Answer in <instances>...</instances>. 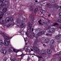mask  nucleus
Listing matches in <instances>:
<instances>
[{"label":"nucleus","mask_w":61,"mask_h":61,"mask_svg":"<svg viewBox=\"0 0 61 61\" xmlns=\"http://www.w3.org/2000/svg\"><path fill=\"white\" fill-rule=\"evenodd\" d=\"M61 37V35L59 34H58L55 37V38L56 39H58L57 41L58 43L59 42H61V40L60 39V38Z\"/></svg>","instance_id":"obj_1"},{"label":"nucleus","mask_w":61,"mask_h":61,"mask_svg":"<svg viewBox=\"0 0 61 61\" xmlns=\"http://www.w3.org/2000/svg\"><path fill=\"white\" fill-rule=\"evenodd\" d=\"M1 35L3 36L4 37L5 39L6 40H8L10 39V37L7 36L6 34L5 33L4 34L3 33H2L1 34Z\"/></svg>","instance_id":"obj_2"},{"label":"nucleus","mask_w":61,"mask_h":61,"mask_svg":"<svg viewBox=\"0 0 61 61\" xmlns=\"http://www.w3.org/2000/svg\"><path fill=\"white\" fill-rule=\"evenodd\" d=\"M21 20L20 19H18L17 20V26H19V25L21 23Z\"/></svg>","instance_id":"obj_3"},{"label":"nucleus","mask_w":61,"mask_h":61,"mask_svg":"<svg viewBox=\"0 0 61 61\" xmlns=\"http://www.w3.org/2000/svg\"><path fill=\"white\" fill-rule=\"evenodd\" d=\"M32 28V25L30 24V23L29 22L28 25V29L30 31H31V28Z\"/></svg>","instance_id":"obj_4"},{"label":"nucleus","mask_w":61,"mask_h":61,"mask_svg":"<svg viewBox=\"0 0 61 61\" xmlns=\"http://www.w3.org/2000/svg\"><path fill=\"white\" fill-rule=\"evenodd\" d=\"M55 31V29H51L49 30V33H54Z\"/></svg>","instance_id":"obj_5"},{"label":"nucleus","mask_w":61,"mask_h":61,"mask_svg":"<svg viewBox=\"0 0 61 61\" xmlns=\"http://www.w3.org/2000/svg\"><path fill=\"white\" fill-rule=\"evenodd\" d=\"M34 49L35 51H36L37 52H39V49L36 46L34 47Z\"/></svg>","instance_id":"obj_6"},{"label":"nucleus","mask_w":61,"mask_h":61,"mask_svg":"<svg viewBox=\"0 0 61 61\" xmlns=\"http://www.w3.org/2000/svg\"><path fill=\"white\" fill-rule=\"evenodd\" d=\"M46 52L48 54H50L52 53V50L50 49H48L47 50Z\"/></svg>","instance_id":"obj_7"},{"label":"nucleus","mask_w":61,"mask_h":61,"mask_svg":"<svg viewBox=\"0 0 61 61\" xmlns=\"http://www.w3.org/2000/svg\"><path fill=\"white\" fill-rule=\"evenodd\" d=\"M4 15V14L3 13V12H0V20H1V18H2V17H3Z\"/></svg>","instance_id":"obj_8"},{"label":"nucleus","mask_w":61,"mask_h":61,"mask_svg":"<svg viewBox=\"0 0 61 61\" xmlns=\"http://www.w3.org/2000/svg\"><path fill=\"white\" fill-rule=\"evenodd\" d=\"M4 44L5 46H7L9 45V43L8 41H5L4 42Z\"/></svg>","instance_id":"obj_9"},{"label":"nucleus","mask_w":61,"mask_h":61,"mask_svg":"<svg viewBox=\"0 0 61 61\" xmlns=\"http://www.w3.org/2000/svg\"><path fill=\"white\" fill-rule=\"evenodd\" d=\"M1 52L4 55H5L7 53V51L6 50L4 49L3 51H1Z\"/></svg>","instance_id":"obj_10"},{"label":"nucleus","mask_w":61,"mask_h":61,"mask_svg":"<svg viewBox=\"0 0 61 61\" xmlns=\"http://www.w3.org/2000/svg\"><path fill=\"white\" fill-rule=\"evenodd\" d=\"M44 41L45 43H48L50 41V40L48 38H47L45 39Z\"/></svg>","instance_id":"obj_11"},{"label":"nucleus","mask_w":61,"mask_h":61,"mask_svg":"<svg viewBox=\"0 0 61 61\" xmlns=\"http://www.w3.org/2000/svg\"><path fill=\"white\" fill-rule=\"evenodd\" d=\"M19 25L20 26H19H19H20L21 27H24L25 26V24L23 23H21L19 24Z\"/></svg>","instance_id":"obj_12"},{"label":"nucleus","mask_w":61,"mask_h":61,"mask_svg":"<svg viewBox=\"0 0 61 61\" xmlns=\"http://www.w3.org/2000/svg\"><path fill=\"white\" fill-rule=\"evenodd\" d=\"M46 5L48 7L50 8H51V4L50 3H47L46 4Z\"/></svg>","instance_id":"obj_13"},{"label":"nucleus","mask_w":61,"mask_h":61,"mask_svg":"<svg viewBox=\"0 0 61 61\" xmlns=\"http://www.w3.org/2000/svg\"><path fill=\"white\" fill-rule=\"evenodd\" d=\"M34 8V6H31L30 9V12H32V11H33V10Z\"/></svg>","instance_id":"obj_14"},{"label":"nucleus","mask_w":61,"mask_h":61,"mask_svg":"<svg viewBox=\"0 0 61 61\" xmlns=\"http://www.w3.org/2000/svg\"><path fill=\"white\" fill-rule=\"evenodd\" d=\"M9 20H10V18L8 17H7L5 19V21L7 23V22H8L9 21Z\"/></svg>","instance_id":"obj_15"},{"label":"nucleus","mask_w":61,"mask_h":61,"mask_svg":"<svg viewBox=\"0 0 61 61\" xmlns=\"http://www.w3.org/2000/svg\"><path fill=\"white\" fill-rule=\"evenodd\" d=\"M24 56H25V55H24V54H22L21 55L19 56H21L20 60H21L22 59H23V57H24Z\"/></svg>","instance_id":"obj_16"},{"label":"nucleus","mask_w":61,"mask_h":61,"mask_svg":"<svg viewBox=\"0 0 61 61\" xmlns=\"http://www.w3.org/2000/svg\"><path fill=\"white\" fill-rule=\"evenodd\" d=\"M58 25V23L56 22L53 23L52 25V26H54L55 25Z\"/></svg>","instance_id":"obj_17"},{"label":"nucleus","mask_w":61,"mask_h":61,"mask_svg":"<svg viewBox=\"0 0 61 61\" xmlns=\"http://www.w3.org/2000/svg\"><path fill=\"white\" fill-rule=\"evenodd\" d=\"M54 43H55V40H51L50 41V44H54Z\"/></svg>","instance_id":"obj_18"},{"label":"nucleus","mask_w":61,"mask_h":61,"mask_svg":"<svg viewBox=\"0 0 61 61\" xmlns=\"http://www.w3.org/2000/svg\"><path fill=\"white\" fill-rule=\"evenodd\" d=\"M7 11V10L6 8H4L3 9V11L4 13L6 12Z\"/></svg>","instance_id":"obj_19"},{"label":"nucleus","mask_w":61,"mask_h":61,"mask_svg":"<svg viewBox=\"0 0 61 61\" xmlns=\"http://www.w3.org/2000/svg\"><path fill=\"white\" fill-rule=\"evenodd\" d=\"M4 4L5 5H8V2L7 1H5L4 2Z\"/></svg>","instance_id":"obj_20"},{"label":"nucleus","mask_w":61,"mask_h":61,"mask_svg":"<svg viewBox=\"0 0 61 61\" xmlns=\"http://www.w3.org/2000/svg\"><path fill=\"white\" fill-rule=\"evenodd\" d=\"M41 12L43 15H44L46 13L45 11L43 10H41Z\"/></svg>","instance_id":"obj_21"},{"label":"nucleus","mask_w":61,"mask_h":61,"mask_svg":"<svg viewBox=\"0 0 61 61\" xmlns=\"http://www.w3.org/2000/svg\"><path fill=\"white\" fill-rule=\"evenodd\" d=\"M0 45L1 46H3L4 45L3 41L1 40H0Z\"/></svg>","instance_id":"obj_22"},{"label":"nucleus","mask_w":61,"mask_h":61,"mask_svg":"<svg viewBox=\"0 0 61 61\" xmlns=\"http://www.w3.org/2000/svg\"><path fill=\"white\" fill-rule=\"evenodd\" d=\"M41 54H46V52L44 51V50H42L41 51Z\"/></svg>","instance_id":"obj_23"},{"label":"nucleus","mask_w":61,"mask_h":61,"mask_svg":"<svg viewBox=\"0 0 61 61\" xmlns=\"http://www.w3.org/2000/svg\"><path fill=\"white\" fill-rule=\"evenodd\" d=\"M50 47L51 49H52V50H54V47L53 45L50 46Z\"/></svg>","instance_id":"obj_24"},{"label":"nucleus","mask_w":61,"mask_h":61,"mask_svg":"<svg viewBox=\"0 0 61 61\" xmlns=\"http://www.w3.org/2000/svg\"><path fill=\"white\" fill-rule=\"evenodd\" d=\"M57 22L59 23H61V19L60 18L57 21Z\"/></svg>","instance_id":"obj_25"},{"label":"nucleus","mask_w":61,"mask_h":61,"mask_svg":"<svg viewBox=\"0 0 61 61\" xmlns=\"http://www.w3.org/2000/svg\"><path fill=\"white\" fill-rule=\"evenodd\" d=\"M41 20H40L39 21H38V23H39V25H43V24H42V23H41Z\"/></svg>","instance_id":"obj_26"},{"label":"nucleus","mask_w":61,"mask_h":61,"mask_svg":"<svg viewBox=\"0 0 61 61\" xmlns=\"http://www.w3.org/2000/svg\"><path fill=\"white\" fill-rule=\"evenodd\" d=\"M30 17H31L32 19L33 20H34V15H31L30 16Z\"/></svg>","instance_id":"obj_27"},{"label":"nucleus","mask_w":61,"mask_h":61,"mask_svg":"<svg viewBox=\"0 0 61 61\" xmlns=\"http://www.w3.org/2000/svg\"><path fill=\"white\" fill-rule=\"evenodd\" d=\"M14 19L13 18V17H11L10 18V21H12L13 20V19Z\"/></svg>","instance_id":"obj_28"},{"label":"nucleus","mask_w":61,"mask_h":61,"mask_svg":"<svg viewBox=\"0 0 61 61\" xmlns=\"http://www.w3.org/2000/svg\"><path fill=\"white\" fill-rule=\"evenodd\" d=\"M38 10V8H36L34 10V13H36L37 11Z\"/></svg>","instance_id":"obj_29"},{"label":"nucleus","mask_w":61,"mask_h":61,"mask_svg":"<svg viewBox=\"0 0 61 61\" xmlns=\"http://www.w3.org/2000/svg\"><path fill=\"white\" fill-rule=\"evenodd\" d=\"M29 4H30V5H36V3H35L34 2L30 3H29Z\"/></svg>","instance_id":"obj_30"},{"label":"nucleus","mask_w":61,"mask_h":61,"mask_svg":"<svg viewBox=\"0 0 61 61\" xmlns=\"http://www.w3.org/2000/svg\"><path fill=\"white\" fill-rule=\"evenodd\" d=\"M46 36H52V34H49V33H47L46 34Z\"/></svg>","instance_id":"obj_31"},{"label":"nucleus","mask_w":61,"mask_h":61,"mask_svg":"<svg viewBox=\"0 0 61 61\" xmlns=\"http://www.w3.org/2000/svg\"><path fill=\"white\" fill-rule=\"evenodd\" d=\"M21 50H17V51H15L14 52L17 53L18 52H19V51H21Z\"/></svg>","instance_id":"obj_32"},{"label":"nucleus","mask_w":61,"mask_h":61,"mask_svg":"<svg viewBox=\"0 0 61 61\" xmlns=\"http://www.w3.org/2000/svg\"><path fill=\"white\" fill-rule=\"evenodd\" d=\"M0 23L2 24H4V23H5V20H3L2 21H0Z\"/></svg>","instance_id":"obj_33"},{"label":"nucleus","mask_w":61,"mask_h":61,"mask_svg":"<svg viewBox=\"0 0 61 61\" xmlns=\"http://www.w3.org/2000/svg\"><path fill=\"white\" fill-rule=\"evenodd\" d=\"M50 2L51 3H53L55 2V0H50Z\"/></svg>","instance_id":"obj_34"},{"label":"nucleus","mask_w":61,"mask_h":61,"mask_svg":"<svg viewBox=\"0 0 61 61\" xmlns=\"http://www.w3.org/2000/svg\"><path fill=\"white\" fill-rule=\"evenodd\" d=\"M56 8V9H58V8H59V6H58V5H56V6H55Z\"/></svg>","instance_id":"obj_35"},{"label":"nucleus","mask_w":61,"mask_h":61,"mask_svg":"<svg viewBox=\"0 0 61 61\" xmlns=\"http://www.w3.org/2000/svg\"><path fill=\"white\" fill-rule=\"evenodd\" d=\"M41 32H40L38 33V36H40L41 35Z\"/></svg>","instance_id":"obj_36"},{"label":"nucleus","mask_w":61,"mask_h":61,"mask_svg":"<svg viewBox=\"0 0 61 61\" xmlns=\"http://www.w3.org/2000/svg\"><path fill=\"white\" fill-rule=\"evenodd\" d=\"M12 25V24H11V23L8 24L7 25V27H9V26H10V25Z\"/></svg>","instance_id":"obj_37"},{"label":"nucleus","mask_w":61,"mask_h":61,"mask_svg":"<svg viewBox=\"0 0 61 61\" xmlns=\"http://www.w3.org/2000/svg\"><path fill=\"white\" fill-rule=\"evenodd\" d=\"M7 57H5L4 59H3V60L4 61H6V60H7Z\"/></svg>","instance_id":"obj_38"},{"label":"nucleus","mask_w":61,"mask_h":61,"mask_svg":"<svg viewBox=\"0 0 61 61\" xmlns=\"http://www.w3.org/2000/svg\"><path fill=\"white\" fill-rule=\"evenodd\" d=\"M8 52H11L12 51V50L11 49H8Z\"/></svg>","instance_id":"obj_39"},{"label":"nucleus","mask_w":61,"mask_h":61,"mask_svg":"<svg viewBox=\"0 0 61 61\" xmlns=\"http://www.w3.org/2000/svg\"><path fill=\"white\" fill-rule=\"evenodd\" d=\"M38 57L39 59V58H41V59H43V58H42V56H38Z\"/></svg>","instance_id":"obj_40"},{"label":"nucleus","mask_w":61,"mask_h":61,"mask_svg":"<svg viewBox=\"0 0 61 61\" xmlns=\"http://www.w3.org/2000/svg\"><path fill=\"white\" fill-rule=\"evenodd\" d=\"M0 5L1 6H3V3H2V2L1 1H0Z\"/></svg>","instance_id":"obj_41"},{"label":"nucleus","mask_w":61,"mask_h":61,"mask_svg":"<svg viewBox=\"0 0 61 61\" xmlns=\"http://www.w3.org/2000/svg\"><path fill=\"white\" fill-rule=\"evenodd\" d=\"M41 32V34H44V31H41V32Z\"/></svg>","instance_id":"obj_42"},{"label":"nucleus","mask_w":61,"mask_h":61,"mask_svg":"<svg viewBox=\"0 0 61 61\" xmlns=\"http://www.w3.org/2000/svg\"><path fill=\"white\" fill-rule=\"evenodd\" d=\"M43 46H44L45 48L46 47V45H45V44H43Z\"/></svg>","instance_id":"obj_43"},{"label":"nucleus","mask_w":61,"mask_h":61,"mask_svg":"<svg viewBox=\"0 0 61 61\" xmlns=\"http://www.w3.org/2000/svg\"><path fill=\"white\" fill-rule=\"evenodd\" d=\"M59 17H61V12H60L59 13Z\"/></svg>","instance_id":"obj_44"},{"label":"nucleus","mask_w":61,"mask_h":61,"mask_svg":"<svg viewBox=\"0 0 61 61\" xmlns=\"http://www.w3.org/2000/svg\"><path fill=\"white\" fill-rule=\"evenodd\" d=\"M40 61H44V59H41L40 60Z\"/></svg>","instance_id":"obj_45"},{"label":"nucleus","mask_w":61,"mask_h":61,"mask_svg":"<svg viewBox=\"0 0 61 61\" xmlns=\"http://www.w3.org/2000/svg\"><path fill=\"white\" fill-rule=\"evenodd\" d=\"M27 51L28 52H29V53H30V52H31V51L29 49H28L27 50Z\"/></svg>","instance_id":"obj_46"},{"label":"nucleus","mask_w":61,"mask_h":61,"mask_svg":"<svg viewBox=\"0 0 61 61\" xmlns=\"http://www.w3.org/2000/svg\"><path fill=\"white\" fill-rule=\"evenodd\" d=\"M51 27L50 26L48 27V29H50V28H51Z\"/></svg>","instance_id":"obj_47"},{"label":"nucleus","mask_w":61,"mask_h":61,"mask_svg":"<svg viewBox=\"0 0 61 61\" xmlns=\"http://www.w3.org/2000/svg\"><path fill=\"white\" fill-rule=\"evenodd\" d=\"M48 17H50L51 16V14H50L48 15Z\"/></svg>","instance_id":"obj_48"},{"label":"nucleus","mask_w":61,"mask_h":61,"mask_svg":"<svg viewBox=\"0 0 61 61\" xmlns=\"http://www.w3.org/2000/svg\"><path fill=\"white\" fill-rule=\"evenodd\" d=\"M13 51H15V49H13Z\"/></svg>","instance_id":"obj_49"},{"label":"nucleus","mask_w":61,"mask_h":61,"mask_svg":"<svg viewBox=\"0 0 61 61\" xmlns=\"http://www.w3.org/2000/svg\"><path fill=\"white\" fill-rule=\"evenodd\" d=\"M31 50L32 51H34V50L33 49H31Z\"/></svg>","instance_id":"obj_50"},{"label":"nucleus","mask_w":61,"mask_h":61,"mask_svg":"<svg viewBox=\"0 0 61 61\" xmlns=\"http://www.w3.org/2000/svg\"><path fill=\"white\" fill-rule=\"evenodd\" d=\"M0 1H1V2H4V0H1Z\"/></svg>","instance_id":"obj_51"},{"label":"nucleus","mask_w":61,"mask_h":61,"mask_svg":"<svg viewBox=\"0 0 61 61\" xmlns=\"http://www.w3.org/2000/svg\"><path fill=\"white\" fill-rule=\"evenodd\" d=\"M35 2L36 3H37L38 2V1H37V0H36L35 1Z\"/></svg>","instance_id":"obj_52"},{"label":"nucleus","mask_w":61,"mask_h":61,"mask_svg":"<svg viewBox=\"0 0 61 61\" xmlns=\"http://www.w3.org/2000/svg\"><path fill=\"white\" fill-rule=\"evenodd\" d=\"M59 55H61V51L59 52Z\"/></svg>","instance_id":"obj_53"},{"label":"nucleus","mask_w":61,"mask_h":61,"mask_svg":"<svg viewBox=\"0 0 61 61\" xmlns=\"http://www.w3.org/2000/svg\"><path fill=\"white\" fill-rule=\"evenodd\" d=\"M34 31V28H32V31Z\"/></svg>","instance_id":"obj_54"},{"label":"nucleus","mask_w":61,"mask_h":61,"mask_svg":"<svg viewBox=\"0 0 61 61\" xmlns=\"http://www.w3.org/2000/svg\"><path fill=\"white\" fill-rule=\"evenodd\" d=\"M25 35H27V33L26 32L25 33Z\"/></svg>","instance_id":"obj_55"},{"label":"nucleus","mask_w":61,"mask_h":61,"mask_svg":"<svg viewBox=\"0 0 61 61\" xmlns=\"http://www.w3.org/2000/svg\"><path fill=\"white\" fill-rule=\"evenodd\" d=\"M59 11H61V10L60 9H59Z\"/></svg>","instance_id":"obj_56"},{"label":"nucleus","mask_w":61,"mask_h":61,"mask_svg":"<svg viewBox=\"0 0 61 61\" xmlns=\"http://www.w3.org/2000/svg\"><path fill=\"white\" fill-rule=\"evenodd\" d=\"M33 36H34V37H36V35H33Z\"/></svg>","instance_id":"obj_57"},{"label":"nucleus","mask_w":61,"mask_h":61,"mask_svg":"<svg viewBox=\"0 0 61 61\" xmlns=\"http://www.w3.org/2000/svg\"><path fill=\"white\" fill-rule=\"evenodd\" d=\"M24 39V40H25V42H26V40H25V39Z\"/></svg>","instance_id":"obj_58"},{"label":"nucleus","mask_w":61,"mask_h":61,"mask_svg":"<svg viewBox=\"0 0 61 61\" xmlns=\"http://www.w3.org/2000/svg\"><path fill=\"white\" fill-rule=\"evenodd\" d=\"M43 24H46V23H45V22H43Z\"/></svg>","instance_id":"obj_59"},{"label":"nucleus","mask_w":61,"mask_h":61,"mask_svg":"<svg viewBox=\"0 0 61 61\" xmlns=\"http://www.w3.org/2000/svg\"><path fill=\"white\" fill-rule=\"evenodd\" d=\"M60 9H61V6H60Z\"/></svg>","instance_id":"obj_60"},{"label":"nucleus","mask_w":61,"mask_h":61,"mask_svg":"<svg viewBox=\"0 0 61 61\" xmlns=\"http://www.w3.org/2000/svg\"><path fill=\"white\" fill-rule=\"evenodd\" d=\"M27 60L28 61L29 60V59H28H28H27Z\"/></svg>","instance_id":"obj_61"},{"label":"nucleus","mask_w":61,"mask_h":61,"mask_svg":"<svg viewBox=\"0 0 61 61\" xmlns=\"http://www.w3.org/2000/svg\"><path fill=\"white\" fill-rule=\"evenodd\" d=\"M27 44L26 43V45H27Z\"/></svg>","instance_id":"obj_62"},{"label":"nucleus","mask_w":61,"mask_h":61,"mask_svg":"<svg viewBox=\"0 0 61 61\" xmlns=\"http://www.w3.org/2000/svg\"><path fill=\"white\" fill-rule=\"evenodd\" d=\"M21 22H23V20H22V21H21Z\"/></svg>","instance_id":"obj_63"},{"label":"nucleus","mask_w":61,"mask_h":61,"mask_svg":"<svg viewBox=\"0 0 61 61\" xmlns=\"http://www.w3.org/2000/svg\"><path fill=\"white\" fill-rule=\"evenodd\" d=\"M32 57H34V56H33Z\"/></svg>","instance_id":"obj_64"}]
</instances>
